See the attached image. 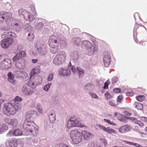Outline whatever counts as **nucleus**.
<instances>
[{"mask_svg":"<svg viewBox=\"0 0 147 147\" xmlns=\"http://www.w3.org/2000/svg\"><path fill=\"white\" fill-rule=\"evenodd\" d=\"M70 69L74 73H76L79 78H82L83 76V69L80 67H77L76 68L71 65V62L67 68L63 69L60 68L59 71L60 75L61 76H69L71 74Z\"/></svg>","mask_w":147,"mask_h":147,"instance_id":"nucleus-1","label":"nucleus"},{"mask_svg":"<svg viewBox=\"0 0 147 147\" xmlns=\"http://www.w3.org/2000/svg\"><path fill=\"white\" fill-rule=\"evenodd\" d=\"M21 107L20 105L18 103L14 105L11 103H6L4 105L3 112L8 116H10L15 114L16 111L20 110Z\"/></svg>","mask_w":147,"mask_h":147,"instance_id":"nucleus-2","label":"nucleus"},{"mask_svg":"<svg viewBox=\"0 0 147 147\" xmlns=\"http://www.w3.org/2000/svg\"><path fill=\"white\" fill-rule=\"evenodd\" d=\"M26 56L24 51H21L17 54L13 58V63H15L16 67L18 69H23L25 66L24 60L23 57Z\"/></svg>","mask_w":147,"mask_h":147,"instance_id":"nucleus-3","label":"nucleus"},{"mask_svg":"<svg viewBox=\"0 0 147 147\" xmlns=\"http://www.w3.org/2000/svg\"><path fill=\"white\" fill-rule=\"evenodd\" d=\"M83 130L80 129L71 130L69 135L72 140L71 142L74 144H77L81 142L82 140V134Z\"/></svg>","mask_w":147,"mask_h":147,"instance_id":"nucleus-4","label":"nucleus"},{"mask_svg":"<svg viewBox=\"0 0 147 147\" xmlns=\"http://www.w3.org/2000/svg\"><path fill=\"white\" fill-rule=\"evenodd\" d=\"M25 121L23 125V128L27 131L30 132L33 136H36L38 133L37 126L33 122Z\"/></svg>","mask_w":147,"mask_h":147,"instance_id":"nucleus-5","label":"nucleus"},{"mask_svg":"<svg viewBox=\"0 0 147 147\" xmlns=\"http://www.w3.org/2000/svg\"><path fill=\"white\" fill-rule=\"evenodd\" d=\"M59 41H57V38L55 36H51L49 40V46H52V45L58 46L59 43H60L61 45L63 47L65 46L67 43L65 39L63 36L61 35L59 37Z\"/></svg>","mask_w":147,"mask_h":147,"instance_id":"nucleus-6","label":"nucleus"},{"mask_svg":"<svg viewBox=\"0 0 147 147\" xmlns=\"http://www.w3.org/2000/svg\"><path fill=\"white\" fill-rule=\"evenodd\" d=\"M66 57L65 53L63 51H61L54 58L53 63L56 65L62 64L65 62Z\"/></svg>","mask_w":147,"mask_h":147,"instance_id":"nucleus-7","label":"nucleus"},{"mask_svg":"<svg viewBox=\"0 0 147 147\" xmlns=\"http://www.w3.org/2000/svg\"><path fill=\"white\" fill-rule=\"evenodd\" d=\"M36 47L37 48L36 51L40 55H43L46 54L47 49L46 45L44 43L38 42Z\"/></svg>","mask_w":147,"mask_h":147,"instance_id":"nucleus-8","label":"nucleus"},{"mask_svg":"<svg viewBox=\"0 0 147 147\" xmlns=\"http://www.w3.org/2000/svg\"><path fill=\"white\" fill-rule=\"evenodd\" d=\"M13 39L11 37H7L3 39L1 42V47L3 48L7 49L11 45Z\"/></svg>","mask_w":147,"mask_h":147,"instance_id":"nucleus-9","label":"nucleus"},{"mask_svg":"<svg viewBox=\"0 0 147 147\" xmlns=\"http://www.w3.org/2000/svg\"><path fill=\"white\" fill-rule=\"evenodd\" d=\"M12 67L11 61L10 59H6L0 63V68L2 69H8Z\"/></svg>","mask_w":147,"mask_h":147,"instance_id":"nucleus-10","label":"nucleus"},{"mask_svg":"<svg viewBox=\"0 0 147 147\" xmlns=\"http://www.w3.org/2000/svg\"><path fill=\"white\" fill-rule=\"evenodd\" d=\"M23 24L22 22L20 20H15L12 22L11 26H12L13 28L17 32L20 31L23 27Z\"/></svg>","mask_w":147,"mask_h":147,"instance_id":"nucleus-11","label":"nucleus"},{"mask_svg":"<svg viewBox=\"0 0 147 147\" xmlns=\"http://www.w3.org/2000/svg\"><path fill=\"white\" fill-rule=\"evenodd\" d=\"M32 28L29 26L26 29L27 32L26 34H27V39L29 41H32L34 38V35L33 34L34 31L32 30Z\"/></svg>","mask_w":147,"mask_h":147,"instance_id":"nucleus-12","label":"nucleus"},{"mask_svg":"<svg viewBox=\"0 0 147 147\" xmlns=\"http://www.w3.org/2000/svg\"><path fill=\"white\" fill-rule=\"evenodd\" d=\"M83 45L84 46V52L86 54L88 50H90V48L92 46V44L88 40H83Z\"/></svg>","mask_w":147,"mask_h":147,"instance_id":"nucleus-13","label":"nucleus"},{"mask_svg":"<svg viewBox=\"0 0 147 147\" xmlns=\"http://www.w3.org/2000/svg\"><path fill=\"white\" fill-rule=\"evenodd\" d=\"M12 16V13L10 12H0V19L2 18L3 20H5L6 21L9 19L11 18Z\"/></svg>","mask_w":147,"mask_h":147,"instance_id":"nucleus-14","label":"nucleus"},{"mask_svg":"<svg viewBox=\"0 0 147 147\" xmlns=\"http://www.w3.org/2000/svg\"><path fill=\"white\" fill-rule=\"evenodd\" d=\"M22 91L26 95H29L34 92L35 90L32 88L30 89L26 86H24L22 88Z\"/></svg>","mask_w":147,"mask_h":147,"instance_id":"nucleus-15","label":"nucleus"},{"mask_svg":"<svg viewBox=\"0 0 147 147\" xmlns=\"http://www.w3.org/2000/svg\"><path fill=\"white\" fill-rule=\"evenodd\" d=\"M35 82H30V85L33 86H36L37 85L40 84L42 82V78L39 76H37L35 79Z\"/></svg>","mask_w":147,"mask_h":147,"instance_id":"nucleus-16","label":"nucleus"},{"mask_svg":"<svg viewBox=\"0 0 147 147\" xmlns=\"http://www.w3.org/2000/svg\"><path fill=\"white\" fill-rule=\"evenodd\" d=\"M76 117H72L69 119L67 122V127L68 128H70L72 127L73 125H74V123H76L77 121L76 120L77 119Z\"/></svg>","mask_w":147,"mask_h":147,"instance_id":"nucleus-17","label":"nucleus"},{"mask_svg":"<svg viewBox=\"0 0 147 147\" xmlns=\"http://www.w3.org/2000/svg\"><path fill=\"white\" fill-rule=\"evenodd\" d=\"M110 57L108 55H105L103 57V60L105 66L108 67L110 63Z\"/></svg>","mask_w":147,"mask_h":147,"instance_id":"nucleus-18","label":"nucleus"},{"mask_svg":"<svg viewBox=\"0 0 147 147\" xmlns=\"http://www.w3.org/2000/svg\"><path fill=\"white\" fill-rule=\"evenodd\" d=\"M36 111H28L26 114V121L30 122L32 119V116L35 113Z\"/></svg>","mask_w":147,"mask_h":147,"instance_id":"nucleus-19","label":"nucleus"},{"mask_svg":"<svg viewBox=\"0 0 147 147\" xmlns=\"http://www.w3.org/2000/svg\"><path fill=\"white\" fill-rule=\"evenodd\" d=\"M70 53V57L72 60L76 61L79 58V55L77 51H73Z\"/></svg>","mask_w":147,"mask_h":147,"instance_id":"nucleus-20","label":"nucleus"},{"mask_svg":"<svg viewBox=\"0 0 147 147\" xmlns=\"http://www.w3.org/2000/svg\"><path fill=\"white\" fill-rule=\"evenodd\" d=\"M92 48H90V50H88L86 55L89 56H91L94 54L95 53L97 52L98 50V47L95 45L92 46Z\"/></svg>","mask_w":147,"mask_h":147,"instance_id":"nucleus-21","label":"nucleus"},{"mask_svg":"<svg viewBox=\"0 0 147 147\" xmlns=\"http://www.w3.org/2000/svg\"><path fill=\"white\" fill-rule=\"evenodd\" d=\"M130 129V127L127 125L121 127L119 129V131L120 133H124L129 131Z\"/></svg>","mask_w":147,"mask_h":147,"instance_id":"nucleus-22","label":"nucleus"},{"mask_svg":"<svg viewBox=\"0 0 147 147\" xmlns=\"http://www.w3.org/2000/svg\"><path fill=\"white\" fill-rule=\"evenodd\" d=\"M48 116L50 123L54 122L56 119V115L54 111L50 112Z\"/></svg>","mask_w":147,"mask_h":147,"instance_id":"nucleus-23","label":"nucleus"},{"mask_svg":"<svg viewBox=\"0 0 147 147\" xmlns=\"http://www.w3.org/2000/svg\"><path fill=\"white\" fill-rule=\"evenodd\" d=\"M84 135H83V137L86 140H89L94 136V135L89 132L84 131Z\"/></svg>","mask_w":147,"mask_h":147,"instance_id":"nucleus-24","label":"nucleus"},{"mask_svg":"<svg viewBox=\"0 0 147 147\" xmlns=\"http://www.w3.org/2000/svg\"><path fill=\"white\" fill-rule=\"evenodd\" d=\"M8 81L13 84H15L16 82L14 80V76L11 72H9L8 74Z\"/></svg>","mask_w":147,"mask_h":147,"instance_id":"nucleus-25","label":"nucleus"},{"mask_svg":"<svg viewBox=\"0 0 147 147\" xmlns=\"http://www.w3.org/2000/svg\"><path fill=\"white\" fill-rule=\"evenodd\" d=\"M18 12L20 16H23L24 19L27 20V16L28 12L26 10L23 9H21L19 10Z\"/></svg>","mask_w":147,"mask_h":147,"instance_id":"nucleus-26","label":"nucleus"},{"mask_svg":"<svg viewBox=\"0 0 147 147\" xmlns=\"http://www.w3.org/2000/svg\"><path fill=\"white\" fill-rule=\"evenodd\" d=\"M80 42V39L78 37L73 38L71 40V42L74 46H78Z\"/></svg>","mask_w":147,"mask_h":147,"instance_id":"nucleus-27","label":"nucleus"},{"mask_svg":"<svg viewBox=\"0 0 147 147\" xmlns=\"http://www.w3.org/2000/svg\"><path fill=\"white\" fill-rule=\"evenodd\" d=\"M16 34L11 32H5L3 33L2 35V38H4L5 37L7 36H11L13 37L16 36Z\"/></svg>","mask_w":147,"mask_h":147,"instance_id":"nucleus-28","label":"nucleus"},{"mask_svg":"<svg viewBox=\"0 0 147 147\" xmlns=\"http://www.w3.org/2000/svg\"><path fill=\"white\" fill-rule=\"evenodd\" d=\"M76 121H76V123H74V124L75 125H73L72 127H80L82 129V127H83V125H82V121L80 120V119L78 118H77Z\"/></svg>","mask_w":147,"mask_h":147,"instance_id":"nucleus-29","label":"nucleus"},{"mask_svg":"<svg viewBox=\"0 0 147 147\" xmlns=\"http://www.w3.org/2000/svg\"><path fill=\"white\" fill-rule=\"evenodd\" d=\"M13 134L15 136H20L22 135V132L20 129H16L13 132Z\"/></svg>","mask_w":147,"mask_h":147,"instance_id":"nucleus-30","label":"nucleus"},{"mask_svg":"<svg viewBox=\"0 0 147 147\" xmlns=\"http://www.w3.org/2000/svg\"><path fill=\"white\" fill-rule=\"evenodd\" d=\"M58 46L52 45V46H49L50 47V49L51 52L53 54L55 53L57 51Z\"/></svg>","mask_w":147,"mask_h":147,"instance_id":"nucleus-31","label":"nucleus"},{"mask_svg":"<svg viewBox=\"0 0 147 147\" xmlns=\"http://www.w3.org/2000/svg\"><path fill=\"white\" fill-rule=\"evenodd\" d=\"M134 106L138 110H142L143 107L142 104L135 102L134 104Z\"/></svg>","mask_w":147,"mask_h":147,"instance_id":"nucleus-32","label":"nucleus"},{"mask_svg":"<svg viewBox=\"0 0 147 147\" xmlns=\"http://www.w3.org/2000/svg\"><path fill=\"white\" fill-rule=\"evenodd\" d=\"M39 69L38 68L36 67L34 69L32 70L31 72V75L34 76L35 74H38L39 72Z\"/></svg>","mask_w":147,"mask_h":147,"instance_id":"nucleus-33","label":"nucleus"},{"mask_svg":"<svg viewBox=\"0 0 147 147\" xmlns=\"http://www.w3.org/2000/svg\"><path fill=\"white\" fill-rule=\"evenodd\" d=\"M16 147H23V143L22 140L20 139H17L16 143Z\"/></svg>","mask_w":147,"mask_h":147,"instance_id":"nucleus-34","label":"nucleus"},{"mask_svg":"<svg viewBox=\"0 0 147 147\" xmlns=\"http://www.w3.org/2000/svg\"><path fill=\"white\" fill-rule=\"evenodd\" d=\"M18 121L16 119H11L10 122V125L13 127H16L18 124Z\"/></svg>","mask_w":147,"mask_h":147,"instance_id":"nucleus-35","label":"nucleus"},{"mask_svg":"<svg viewBox=\"0 0 147 147\" xmlns=\"http://www.w3.org/2000/svg\"><path fill=\"white\" fill-rule=\"evenodd\" d=\"M17 140L16 139L11 140L9 143L11 147H16Z\"/></svg>","mask_w":147,"mask_h":147,"instance_id":"nucleus-36","label":"nucleus"},{"mask_svg":"<svg viewBox=\"0 0 147 147\" xmlns=\"http://www.w3.org/2000/svg\"><path fill=\"white\" fill-rule=\"evenodd\" d=\"M8 127L7 125L5 124H3L2 125H0V129H1V134L5 130H7L8 129Z\"/></svg>","mask_w":147,"mask_h":147,"instance_id":"nucleus-37","label":"nucleus"},{"mask_svg":"<svg viewBox=\"0 0 147 147\" xmlns=\"http://www.w3.org/2000/svg\"><path fill=\"white\" fill-rule=\"evenodd\" d=\"M44 25L41 22H38L35 25V28L36 29L41 30L42 29Z\"/></svg>","mask_w":147,"mask_h":147,"instance_id":"nucleus-38","label":"nucleus"},{"mask_svg":"<svg viewBox=\"0 0 147 147\" xmlns=\"http://www.w3.org/2000/svg\"><path fill=\"white\" fill-rule=\"evenodd\" d=\"M27 20H28L30 22H31L34 20L33 15L30 12H28L27 15Z\"/></svg>","mask_w":147,"mask_h":147,"instance_id":"nucleus-39","label":"nucleus"},{"mask_svg":"<svg viewBox=\"0 0 147 147\" xmlns=\"http://www.w3.org/2000/svg\"><path fill=\"white\" fill-rule=\"evenodd\" d=\"M52 84L51 83H49L45 85L43 88V89L46 91H48L49 90L51 86L52 85Z\"/></svg>","mask_w":147,"mask_h":147,"instance_id":"nucleus-40","label":"nucleus"},{"mask_svg":"<svg viewBox=\"0 0 147 147\" xmlns=\"http://www.w3.org/2000/svg\"><path fill=\"white\" fill-rule=\"evenodd\" d=\"M1 29L2 30H5L6 31H10L11 30V26H5L1 28Z\"/></svg>","mask_w":147,"mask_h":147,"instance_id":"nucleus-41","label":"nucleus"},{"mask_svg":"<svg viewBox=\"0 0 147 147\" xmlns=\"http://www.w3.org/2000/svg\"><path fill=\"white\" fill-rule=\"evenodd\" d=\"M36 108L38 111L40 113H42L43 111L42 110V108L40 104H38L37 105Z\"/></svg>","mask_w":147,"mask_h":147,"instance_id":"nucleus-42","label":"nucleus"},{"mask_svg":"<svg viewBox=\"0 0 147 147\" xmlns=\"http://www.w3.org/2000/svg\"><path fill=\"white\" fill-rule=\"evenodd\" d=\"M136 98L139 101L142 102L145 99V97L144 95H141L136 97Z\"/></svg>","mask_w":147,"mask_h":147,"instance_id":"nucleus-43","label":"nucleus"},{"mask_svg":"<svg viewBox=\"0 0 147 147\" xmlns=\"http://www.w3.org/2000/svg\"><path fill=\"white\" fill-rule=\"evenodd\" d=\"M105 132L109 134H111L112 133H113L115 134L116 133L115 131L112 129L109 128V127L107 128V129Z\"/></svg>","mask_w":147,"mask_h":147,"instance_id":"nucleus-44","label":"nucleus"},{"mask_svg":"<svg viewBox=\"0 0 147 147\" xmlns=\"http://www.w3.org/2000/svg\"><path fill=\"white\" fill-rule=\"evenodd\" d=\"M89 94L91 97L93 98L98 99V96L95 93L91 92H89Z\"/></svg>","mask_w":147,"mask_h":147,"instance_id":"nucleus-45","label":"nucleus"},{"mask_svg":"<svg viewBox=\"0 0 147 147\" xmlns=\"http://www.w3.org/2000/svg\"><path fill=\"white\" fill-rule=\"evenodd\" d=\"M53 78V75L51 74L49 75L47 78V80L48 81H51L52 80Z\"/></svg>","mask_w":147,"mask_h":147,"instance_id":"nucleus-46","label":"nucleus"},{"mask_svg":"<svg viewBox=\"0 0 147 147\" xmlns=\"http://www.w3.org/2000/svg\"><path fill=\"white\" fill-rule=\"evenodd\" d=\"M11 120V119H10L9 118H5L4 119V120L5 122L9 125H10Z\"/></svg>","mask_w":147,"mask_h":147,"instance_id":"nucleus-47","label":"nucleus"},{"mask_svg":"<svg viewBox=\"0 0 147 147\" xmlns=\"http://www.w3.org/2000/svg\"><path fill=\"white\" fill-rule=\"evenodd\" d=\"M135 123L138 125L140 127H142L144 126V124L140 121L137 120L135 121Z\"/></svg>","mask_w":147,"mask_h":147,"instance_id":"nucleus-48","label":"nucleus"},{"mask_svg":"<svg viewBox=\"0 0 147 147\" xmlns=\"http://www.w3.org/2000/svg\"><path fill=\"white\" fill-rule=\"evenodd\" d=\"M105 95V98L107 99H109L112 98V96L108 92H106Z\"/></svg>","mask_w":147,"mask_h":147,"instance_id":"nucleus-49","label":"nucleus"},{"mask_svg":"<svg viewBox=\"0 0 147 147\" xmlns=\"http://www.w3.org/2000/svg\"><path fill=\"white\" fill-rule=\"evenodd\" d=\"M92 85L90 84H88L85 87V88L88 90H91L92 89Z\"/></svg>","mask_w":147,"mask_h":147,"instance_id":"nucleus-50","label":"nucleus"},{"mask_svg":"<svg viewBox=\"0 0 147 147\" xmlns=\"http://www.w3.org/2000/svg\"><path fill=\"white\" fill-rule=\"evenodd\" d=\"M123 98V96L122 95H121L118 96L117 98V101L119 103H121Z\"/></svg>","mask_w":147,"mask_h":147,"instance_id":"nucleus-51","label":"nucleus"},{"mask_svg":"<svg viewBox=\"0 0 147 147\" xmlns=\"http://www.w3.org/2000/svg\"><path fill=\"white\" fill-rule=\"evenodd\" d=\"M109 81V80H107V81L105 82L104 84V86L103 87V89H106L108 88V82Z\"/></svg>","mask_w":147,"mask_h":147,"instance_id":"nucleus-52","label":"nucleus"},{"mask_svg":"<svg viewBox=\"0 0 147 147\" xmlns=\"http://www.w3.org/2000/svg\"><path fill=\"white\" fill-rule=\"evenodd\" d=\"M22 100V98H20L18 96L16 97L14 99L15 102H20Z\"/></svg>","mask_w":147,"mask_h":147,"instance_id":"nucleus-53","label":"nucleus"},{"mask_svg":"<svg viewBox=\"0 0 147 147\" xmlns=\"http://www.w3.org/2000/svg\"><path fill=\"white\" fill-rule=\"evenodd\" d=\"M109 104L112 106H115L116 105L115 103V101L113 100L109 101Z\"/></svg>","mask_w":147,"mask_h":147,"instance_id":"nucleus-54","label":"nucleus"},{"mask_svg":"<svg viewBox=\"0 0 147 147\" xmlns=\"http://www.w3.org/2000/svg\"><path fill=\"white\" fill-rule=\"evenodd\" d=\"M118 80L117 78L116 77H114L112 80V84H114L117 82Z\"/></svg>","mask_w":147,"mask_h":147,"instance_id":"nucleus-55","label":"nucleus"},{"mask_svg":"<svg viewBox=\"0 0 147 147\" xmlns=\"http://www.w3.org/2000/svg\"><path fill=\"white\" fill-rule=\"evenodd\" d=\"M134 94V93L132 91H130L126 93V95L127 96H132Z\"/></svg>","mask_w":147,"mask_h":147,"instance_id":"nucleus-56","label":"nucleus"},{"mask_svg":"<svg viewBox=\"0 0 147 147\" xmlns=\"http://www.w3.org/2000/svg\"><path fill=\"white\" fill-rule=\"evenodd\" d=\"M100 140L104 144L105 146L107 145V142L104 138H101L100 139Z\"/></svg>","mask_w":147,"mask_h":147,"instance_id":"nucleus-57","label":"nucleus"},{"mask_svg":"<svg viewBox=\"0 0 147 147\" xmlns=\"http://www.w3.org/2000/svg\"><path fill=\"white\" fill-rule=\"evenodd\" d=\"M113 91L115 93H119L120 92L121 89L119 88H115L113 89Z\"/></svg>","mask_w":147,"mask_h":147,"instance_id":"nucleus-58","label":"nucleus"},{"mask_svg":"<svg viewBox=\"0 0 147 147\" xmlns=\"http://www.w3.org/2000/svg\"><path fill=\"white\" fill-rule=\"evenodd\" d=\"M141 120L144 122H147V118L143 117H141Z\"/></svg>","mask_w":147,"mask_h":147,"instance_id":"nucleus-59","label":"nucleus"},{"mask_svg":"<svg viewBox=\"0 0 147 147\" xmlns=\"http://www.w3.org/2000/svg\"><path fill=\"white\" fill-rule=\"evenodd\" d=\"M99 127L101 129H102L104 131H106V130L107 129V128H106L105 126H102L100 125H99Z\"/></svg>","mask_w":147,"mask_h":147,"instance_id":"nucleus-60","label":"nucleus"},{"mask_svg":"<svg viewBox=\"0 0 147 147\" xmlns=\"http://www.w3.org/2000/svg\"><path fill=\"white\" fill-rule=\"evenodd\" d=\"M58 147H69V146L65 144H60L59 145Z\"/></svg>","mask_w":147,"mask_h":147,"instance_id":"nucleus-61","label":"nucleus"},{"mask_svg":"<svg viewBox=\"0 0 147 147\" xmlns=\"http://www.w3.org/2000/svg\"><path fill=\"white\" fill-rule=\"evenodd\" d=\"M134 145L136 147H143L142 146H141L140 145L138 144L137 143H135L132 142V144H131V145Z\"/></svg>","mask_w":147,"mask_h":147,"instance_id":"nucleus-62","label":"nucleus"},{"mask_svg":"<svg viewBox=\"0 0 147 147\" xmlns=\"http://www.w3.org/2000/svg\"><path fill=\"white\" fill-rule=\"evenodd\" d=\"M123 142L124 143L129 144L130 145H131V144H132V142H130L126 140H124Z\"/></svg>","mask_w":147,"mask_h":147,"instance_id":"nucleus-63","label":"nucleus"},{"mask_svg":"<svg viewBox=\"0 0 147 147\" xmlns=\"http://www.w3.org/2000/svg\"><path fill=\"white\" fill-rule=\"evenodd\" d=\"M122 117L121 118H118V119L120 121L123 122H125V120L124 119V118L123 117V116H122Z\"/></svg>","mask_w":147,"mask_h":147,"instance_id":"nucleus-64","label":"nucleus"}]
</instances>
